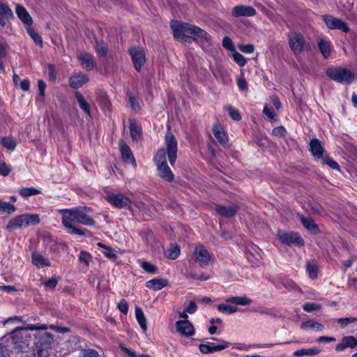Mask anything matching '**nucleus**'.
<instances>
[{
    "instance_id": "nucleus-1",
    "label": "nucleus",
    "mask_w": 357,
    "mask_h": 357,
    "mask_svg": "<svg viewBox=\"0 0 357 357\" xmlns=\"http://www.w3.org/2000/svg\"><path fill=\"white\" fill-rule=\"evenodd\" d=\"M47 329H48V325L46 324H29L24 328H17L12 332L11 334L14 338L19 335L27 337L28 331H36L35 333L36 342L32 351H24L25 347L23 345H19L22 351L21 357H47L48 356V351L52 347L54 337L52 334L46 331Z\"/></svg>"
},
{
    "instance_id": "nucleus-2",
    "label": "nucleus",
    "mask_w": 357,
    "mask_h": 357,
    "mask_svg": "<svg viewBox=\"0 0 357 357\" xmlns=\"http://www.w3.org/2000/svg\"><path fill=\"white\" fill-rule=\"evenodd\" d=\"M171 29L173 31L174 37L177 40H183L185 38H193V40H199L203 45H211V36L204 30L195 25L175 20L172 21Z\"/></svg>"
},
{
    "instance_id": "nucleus-3",
    "label": "nucleus",
    "mask_w": 357,
    "mask_h": 357,
    "mask_svg": "<svg viewBox=\"0 0 357 357\" xmlns=\"http://www.w3.org/2000/svg\"><path fill=\"white\" fill-rule=\"evenodd\" d=\"M165 144L167 151L164 149H160L154 156L155 165L158 166L167 164L166 155L167 154L171 165L174 166L177 157V141L172 132H170L169 129L165 135Z\"/></svg>"
},
{
    "instance_id": "nucleus-4",
    "label": "nucleus",
    "mask_w": 357,
    "mask_h": 357,
    "mask_svg": "<svg viewBox=\"0 0 357 357\" xmlns=\"http://www.w3.org/2000/svg\"><path fill=\"white\" fill-rule=\"evenodd\" d=\"M61 215V222L63 226L68 229V232L70 234L84 236V231L73 225L74 222H78V215L77 207L72 208H65L59 210Z\"/></svg>"
},
{
    "instance_id": "nucleus-5",
    "label": "nucleus",
    "mask_w": 357,
    "mask_h": 357,
    "mask_svg": "<svg viewBox=\"0 0 357 357\" xmlns=\"http://www.w3.org/2000/svg\"><path fill=\"white\" fill-rule=\"evenodd\" d=\"M252 299L247 296H230L225 300V303L218 305L217 309L220 312L231 314L238 312V309L234 305L229 303H233L237 305L246 306L251 304Z\"/></svg>"
},
{
    "instance_id": "nucleus-6",
    "label": "nucleus",
    "mask_w": 357,
    "mask_h": 357,
    "mask_svg": "<svg viewBox=\"0 0 357 357\" xmlns=\"http://www.w3.org/2000/svg\"><path fill=\"white\" fill-rule=\"evenodd\" d=\"M288 44L294 55L310 50V45L300 33L291 32L287 35Z\"/></svg>"
},
{
    "instance_id": "nucleus-7",
    "label": "nucleus",
    "mask_w": 357,
    "mask_h": 357,
    "mask_svg": "<svg viewBox=\"0 0 357 357\" xmlns=\"http://www.w3.org/2000/svg\"><path fill=\"white\" fill-rule=\"evenodd\" d=\"M39 222L40 218L38 215L25 213L10 219L6 225V229L14 230L17 228H26L31 225H37Z\"/></svg>"
},
{
    "instance_id": "nucleus-8",
    "label": "nucleus",
    "mask_w": 357,
    "mask_h": 357,
    "mask_svg": "<svg viewBox=\"0 0 357 357\" xmlns=\"http://www.w3.org/2000/svg\"><path fill=\"white\" fill-rule=\"evenodd\" d=\"M326 74L331 79L342 84H349L354 79V74L345 68H329L326 70Z\"/></svg>"
},
{
    "instance_id": "nucleus-9",
    "label": "nucleus",
    "mask_w": 357,
    "mask_h": 357,
    "mask_svg": "<svg viewBox=\"0 0 357 357\" xmlns=\"http://www.w3.org/2000/svg\"><path fill=\"white\" fill-rule=\"evenodd\" d=\"M277 237L281 243L286 245H294L296 247H301L304 245V241L301 235L294 231H285L278 230L277 232Z\"/></svg>"
},
{
    "instance_id": "nucleus-10",
    "label": "nucleus",
    "mask_w": 357,
    "mask_h": 357,
    "mask_svg": "<svg viewBox=\"0 0 357 357\" xmlns=\"http://www.w3.org/2000/svg\"><path fill=\"white\" fill-rule=\"evenodd\" d=\"M105 199L112 205L119 208H130L131 206L130 199L121 193L110 192L107 194Z\"/></svg>"
},
{
    "instance_id": "nucleus-11",
    "label": "nucleus",
    "mask_w": 357,
    "mask_h": 357,
    "mask_svg": "<svg viewBox=\"0 0 357 357\" xmlns=\"http://www.w3.org/2000/svg\"><path fill=\"white\" fill-rule=\"evenodd\" d=\"M129 54L136 70L139 71L146 62L145 52L141 47H132Z\"/></svg>"
},
{
    "instance_id": "nucleus-12",
    "label": "nucleus",
    "mask_w": 357,
    "mask_h": 357,
    "mask_svg": "<svg viewBox=\"0 0 357 357\" xmlns=\"http://www.w3.org/2000/svg\"><path fill=\"white\" fill-rule=\"evenodd\" d=\"M195 261L202 266H207L211 260V255L207 249L202 245L195 247L194 251Z\"/></svg>"
},
{
    "instance_id": "nucleus-13",
    "label": "nucleus",
    "mask_w": 357,
    "mask_h": 357,
    "mask_svg": "<svg viewBox=\"0 0 357 357\" xmlns=\"http://www.w3.org/2000/svg\"><path fill=\"white\" fill-rule=\"evenodd\" d=\"M324 21L327 27L331 29H338L345 33L349 30L344 22L332 15H324Z\"/></svg>"
},
{
    "instance_id": "nucleus-14",
    "label": "nucleus",
    "mask_w": 357,
    "mask_h": 357,
    "mask_svg": "<svg viewBox=\"0 0 357 357\" xmlns=\"http://www.w3.org/2000/svg\"><path fill=\"white\" fill-rule=\"evenodd\" d=\"M218 341L220 342L219 344L214 343L201 344L199 347V351L202 354H207L222 351L227 348L229 345V343L225 340H219Z\"/></svg>"
},
{
    "instance_id": "nucleus-15",
    "label": "nucleus",
    "mask_w": 357,
    "mask_h": 357,
    "mask_svg": "<svg viewBox=\"0 0 357 357\" xmlns=\"http://www.w3.org/2000/svg\"><path fill=\"white\" fill-rule=\"evenodd\" d=\"M256 10L249 6L237 5L231 10V15L234 17H252L256 15Z\"/></svg>"
},
{
    "instance_id": "nucleus-16",
    "label": "nucleus",
    "mask_w": 357,
    "mask_h": 357,
    "mask_svg": "<svg viewBox=\"0 0 357 357\" xmlns=\"http://www.w3.org/2000/svg\"><path fill=\"white\" fill-rule=\"evenodd\" d=\"M119 149L121 154L122 160L127 163H131L134 168L137 167V162L132 153L130 148L123 141L119 142Z\"/></svg>"
},
{
    "instance_id": "nucleus-17",
    "label": "nucleus",
    "mask_w": 357,
    "mask_h": 357,
    "mask_svg": "<svg viewBox=\"0 0 357 357\" xmlns=\"http://www.w3.org/2000/svg\"><path fill=\"white\" fill-rule=\"evenodd\" d=\"M77 209L78 223L86 226H92L95 225V220L89 215L91 211L90 208L78 206L77 207Z\"/></svg>"
},
{
    "instance_id": "nucleus-18",
    "label": "nucleus",
    "mask_w": 357,
    "mask_h": 357,
    "mask_svg": "<svg viewBox=\"0 0 357 357\" xmlns=\"http://www.w3.org/2000/svg\"><path fill=\"white\" fill-rule=\"evenodd\" d=\"M176 328L177 332L185 337L192 336L195 333L194 326L188 320L177 321Z\"/></svg>"
},
{
    "instance_id": "nucleus-19",
    "label": "nucleus",
    "mask_w": 357,
    "mask_h": 357,
    "mask_svg": "<svg viewBox=\"0 0 357 357\" xmlns=\"http://www.w3.org/2000/svg\"><path fill=\"white\" fill-rule=\"evenodd\" d=\"M31 263L38 268L50 267L51 266V261L49 258L37 251L31 253Z\"/></svg>"
},
{
    "instance_id": "nucleus-20",
    "label": "nucleus",
    "mask_w": 357,
    "mask_h": 357,
    "mask_svg": "<svg viewBox=\"0 0 357 357\" xmlns=\"http://www.w3.org/2000/svg\"><path fill=\"white\" fill-rule=\"evenodd\" d=\"M13 17V11L8 4L3 0H0V25L5 26L6 21Z\"/></svg>"
},
{
    "instance_id": "nucleus-21",
    "label": "nucleus",
    "mask_w": 357,
    "mask_h": 357,
    "mask_svg": "<svg viewBox=\"0 0 357 357\" xmlns=\"http://www.w3.org/2000/svg\"><path fill=\"white\" fill-rule=\"evenodd\" d=\"M88 82V76L81 73H74L69 78V84L73 89H79Z\"/></svg>"
},
{
    "instance_id": "nucleus-22",
    "label": "nucleus",
    "mask_w": 357,
    "mask_h": 357,
    "mask_svg": "<svg viewBox=\"0 0 357 357\" xmlns=\"http://www.w3.org/2000/svg\"><path fill=\"white\" fill-rule=\"evenodd\" d=\"M77 58L83 68L92 70L96 67V61L92 54L87 52H81L78 54Z\"/></svg>"
},
{
    "instance_id": "nucleus-23",
    "label": "nucleus",
    "mask_w": 357,
    "mask_h": 357,
    "mask_svg": "<svg viewBox=\"0 0 357 357\" xmlns=\"http://www.w3.org/2000/svg\"><path fill=\"white\" fill-rule=\"evenodd\" d=\"M215 210L218 214L224 218H231L238 210V206L234 204L230 206L217 205Z\"/></svg>"
},
{
    "instance_id": "nucleus-24",
    "label": "nucleus",
    "mask_w": 357,
    "mask_h": 357,
    "mask_svg": "<svg viewBox=\"0 0 357 357\" xmlns=\"http://www.w3.org/2000/svg\"><path fill=\"white\" fill-rule=\"evenodd\" d=\"M15 13L19 19L24 23L26 27L28 26H31L33 23L32 18L24 7L18 4L16 5Z\"/></svg>"
},
{
    "instance_id": "nucleus-25",
    "label": "nucleus",
    "mask_w": 357,
    "mask_h": 357,
    "mask_svg": "<svg viewBox=\"0 0 357 357\" xmlns=\"http://www.w3.org/2000/svg\"><path fill=\"white\" fill-rule=\"evenodd\" d=\"M310 151L313 156L317 159L323 158L324 149L322 146L321 142L317 139H313L310 143Z\"/></svg>"
},
{
    "instance_id": "nucleus-26",
    "label": "nucleus",
    "mask_w": 357,
    "mask_h": 357,
    "mask_svg": "<svg viewBox=\"0 0 357 357\" xmlns=\"http://www.w3.org/2000/svg\"><path fill=\"white\" fill-rule=\"evenodd\" d=\"M168 282L165 278H154L146 282V287L154 291H158L167 287Z\"/></svg>"
},
{
    "instance_id": "nucleus-27",
    "label": "nucleus",
    "mask_w": 357,
    "mask_h": 357,
    "mask_svg": "<svg viewBox=\"0 0 357 357\" xmlns=\"http://www.w3.org/2000/svg\"><path fill=\"white\" fill-rule=\"evenodd\" d=\"M159 176L163 180L172 182L174 180V176L167 164H164L157 166Z\"/></svg>"
},
{
    "instance_id": "nucleus-28",
    "label": "nucleus",
    "mask_w": 357,
    "mask_h": 357,
    "mask_svg": "<svg viewBox=\"0 0 357 357\" xmlns=\"http://www.w3.org/2000/svg\"><path fill=\"white\" fill-rule=\"evenodd\" d=\"M129 128L132 139L135 141L139 140L142 136V128L134 120H130Z\"/></svg>"
},
{
    "instance_id": "nucleus-29",
    "label": "nucleus",
    "mask_w": 357,
    "mask_h": 357,
    "mask_svg": "<svg viewBox=\"0 0 357 357\" xmlns=\"http://www.w3.org/2000/svg\"><path fill=\"white\" fill-rule=\"evenodd\" d=\"M318 47L324 59H328L331 52V43L328 40L321 39L318 42Z\"/></svg>"
},
{
    "instance_id": "nucleus-30",
    "label": "nucleus",
    "mask_w": 357,
    "mask_h": 357,
    "mask_svg": "<svg viewBox=\"0 0 357 357\" xmlns=\"http://www.w3.org/2000/svg\"><path fill=\"white\" fill-rule=\"evenodd\" d=\"M300 220L303 225L308 230L313 233L318 231L317 226L314 223V221L310 218L305 217L303 215H299Z\"/></svg>"
},
{
    "instance_id": "nucleus-31",
    "label": "nucleus",
    "mask_w": 357,
    "mask_h": 357,
    "mask_svg": "<svg viewBox=\"0 0 357 357\" xmlns=\"http://www.w3.org/2000/svg\"><path fill=\"white\" fill-rule=\"evenodd\" d=\"M75 96L77 101L79 104V107L83 110V112L86 114L87 115L90 116V105L86 101L84 96L82 95L81 93L77 91L75 93Z\"/></svg>"
},
{
    "instance_id": "nucleus-32",
    "label": "nucleus",
    "mask_w": 357,
    "mask_h": 357,
    "mask_svg": "<svg viewBox=\"0 0 357 357\" xmlns=\"http://www.w3.org/2000/svg\"><path fill=\"white\" fill-rule=\"evenodd\" d=\"M320 352V350L317 348H307L301 349L294 352L293 355L296 357H300L303 356H313L317 355Z\"/></svg>"
},
{
    "instance_id": "nucleus-33",
    "label": "nucleus",
    "mask_w": 357,
    "mask_h": 357,
    "mask_svg": "<svg viewBox=\"0 0 357 357\" xmlns=\"http://www.w3.org/2000/svg\"><path fill=\"white\" fill-rule=\"evenodd\" d=\"M18 192L20 195L22 196V197L27 198L31 196L41 194V190L38 188H35L33 187H26L20 188Z\"/></svg>"
},
{
    "instance_id": "nucleus-34",
    "label": "nucleus",
    "mask_w": 357,
    "mask_h": 357,
    "mask_svg": "<svg viewBox=\"0 0 357 357\" xmlns=\"http://www.w3.org/2000/svg\"><path fill=\"white\" fill-rule=\"evenodd\" d=\"M180 253V247L178 245H172L165 252V255L167 259L174 260L178 257Z\"/></svg>"
},
{
    "instance_id": "nucleus-35",
    "label": "nucleus",
    "mask_w": 357,
    "mask_h": 357,
    "mask_svg": "<svg viewBox=\"0 0 357 357\" xmlns=\"http://www.w3.org/2000/svg\"><path fill=\"white\" fill-rule=\"evenodd\" d=\"M135 317L142 329L146 331L147 330L146 319L143 310L140 307L135 308Z\"/></svg>"
},
{
    "instance_id": "nucleus-36",
    "label": "nucleus",
    "mask_w": 357,
    "mask_h": 357,
    "mask_svg": "<svg viewBox=\"0 0 357 357\" xmlns=\"http://www.w3.org/2000/svg\"><path fill=\"white\" fill-rule=\"evenodd\" d=\"M301 328L302 329H313L316 331H321L324 329V326L318 322L313 320H308L303 322L301 324Z\"/></svg>"
},
{
    "instance_id": "nucleus-37",
    "label": "nucleus",
    "mask_w": 357,
    "mask_h": 357,
    "mask_svg": "<svg viewBox=\"0 0 357 357\" xmlns=\"http://www.w3.org/2000/svg\"><path fill=\"white\" fill-rule=\"evenodd\" d=\"M213 135L220 144H225L227 142V138L225 131L218 126L213 127Z\"/></svg>"
},
{
    "instance_id": "nucleus-38",
    "label": "nucleus",
    "mask_w": 357,
    "mask_h": 357,
    "mask_svg": "<svg viewBox=\"0 0 357 357\" xmlns=\"http://www.w3.org/2000/svg\"><path fill=\"white\" fill-rule=\"evenodd\" d=\"M16 210L15 206L9 202L0 200V213L11 214Z\"/></svg>"
},
{
    "instance_id": "nucleus-39",
    "label": "nucleus",
    "mask_w": 357,
    "mask_h": 357,
    "mask_svg": "<svg viewBox=\"0 0 357 357\" xmlns=\"http://www.w3.org/2000/svg\"><path fill=\"white\" fill-rule=\"evenodd\" d=\"M27 33L30 36V37L33 39L34 43L40 46L43 45V40L39 34L35 31V30L31 27V26H28L26 27Z\"/></svg>"
},
{
    "instance_id": "nucleus-40",
    "label": "nucleus",
    "mask_w": 357,
    "mask_h": 357,
    "mask_svg": "<svg viewBox=\"0 0 357 357\" xmlns=\"http://www.w3.org/2000/svg\"><path fill=\"white\" fill-rule=\"evenodd\" d=\"M307 271L310 278L314 279L317 277V266L314 261H308Z\"/></svg>"
},
{
    "instance_id": "nucleus-41",
    "label": "nucleus",
    "mask_w": 357,
    "mask_h": 357,
    "mask_svg": "<svg viewBox=\"0 0 357 357\" xmlns=\"http://www.w3.org/2000/svg\"><path fill=\"white\" fill-rule=\"evenodd\" d=\"M1 144L3 147L8 150H14L16 146V142L11 137H3L1 139Z\"/></svg>"
},
{
    "instance_id": "nucleus-42",
    "label": "nucleus",
    "mask_w": 357,
    "mask_h": 357,
    "mask_svg": "<svg viewBox=\"0 0 357 357\" xmlns=\"http://www.w3.org/2000/svg\"><path fill=\"white\" fill-rule=\"evenodd\" d=\"M226 109L229 112V116L231 118L235 121H239L241 119V116L239 113V112L235 109L234 107L231 106H227L226 107Z\"/></svg>"
},
{
    "instance_id": "nucleus-43",
    "label": "nucleus",
    "mask_w": 357,
    "mask_h": 357,
    "mask_svg": "<svg viewBox=\"0 0 357 357\" xmlns=\"http://www.w3.org/2000/svg\"><path fill=\"white\" fill-rule=\"evenodd\" d=\"M235 62L240 66H244L247 62L246 59L239 52H235L233 55Z\"/></svg>"
},
{
    "instance_id": "nucleus-44",
    "label": "nucleus",
    "mask_w": 357,
    "mask_h": 357,
    "mask_svg": "<svg viewBox=\"0 0 357 357\" xmlns=\"http://www.w3.org/2000/svg\"><path fill=\"white\" fill-rule=\"evenodd\" d=\"M342 340L347 347L354 348L357 346V339L353 336H346L344 337Z\"/></svg>"
},
{
    "instance_id": "nucleus-45",
    "label": "nucleus",
    "mask_w": 357,
    "mask_h": 357,
    "mask_svg": "<svg viewBox=\"0 0 357 357\" xmlns=\"http://www.w3.org/2000/svg\"><path fill=\"white\" fill-rule=\"evenodd\" d=\"M321 305L316 303H305L303 305V310L310 312L320 309Z\"/></svg>"
},
{
    "instance_id": "nucleus-46",
    "label": "nucleus",
    "mask_w": 357,
    "mask_h": 357,
    "mask_svg": "<svg viewBox=\"0 0 357 357\" xmlns=\"http://www.w3.org/2000/svg\"><path fill=\"white\" fill-rule=\"evenodd\" d=\"M128 102L132 110L136 112L140 111L141 107L139 102L135 97L130 96L128 98Z\"/></svg>"
},
{
    "instance_id": "nucleus-47",
    "label": "nucleus",
    "mask_w": 357,
    "mask_h": 357,
    "mask_svg": "<svg viewBox=\"0 0 357 357\" xmlns=\"http://www.w3.org/2000/svg\"><path fill=\"white\" fill-rule=\"evenodd\" d=\"M141 267L146 272L150 273H155L157 268L150 262L144 261L141 264Z\"/></svg>"
},
{
    "instance_id": "nucleus-48",
    "label": "nucleus",
    "mask_w": 357,
    "mask_h": 357,
    "mask_svg": "<svg viewBox=\"0 0 357 357\" xmlns=\"http://www.w3.org/2000/svg\"><path fill=\"white\" fill-rule=\"evenodd\" d=\"M102 254L105 257L110 259H116L117 257L116 252L110 247L107 248L106 250L103 251Z\"/></svg>"
},
{
    "instance_id": "nucleus-49",
    "label": "nucleus",
    "mask_w": 357,
    "mask_h": 357,
    "mask_svg": "<svg viewBox=\"0 0 357 357\" xmlns=\"http://www.w3.org/2000/svg\"><path fill=\"white\" fill-rule=\"evenodd\" d=\"M324 162L333 169L340 170V165L330 158H324Z\"/></svg>"
},
{
    "instance_id": "nucleus-50",
    "label": "nucleus",
    "mask_w": 357,
    "mask_h": 357,
    "mask_svg": "<svg viewBox=\"0 0 357 357\" xmlns=\"http://www.w3.org/2000/svg\"><path fill=\"white\" fill-rule=\"evenodd\" d=\"M118 309L124 314H126L128 311V302L123 299L118 304Z\"/></svg>"
},
{
    "instance_id": "nucleus-51",
    "label": "nucleus",
    "mask_w": 357,
    "mask_h": 357,
    "mask_svg": "<svg viewBox=\"0 0 357 357\" xmlns=\"http://www.w3.org/2000/svg\"><path fill=\"white\" fill-rule=\"evenodd\" d=\"M287 130L283 126H278L273 130V134L277 137H284Z\"/></svg>"
},
{
    "instance_id": "nucleus-52",
    "label": "nucleus",
    "mask_w": 357,
    "mask_h": 357,
    "mask_svg": "<svg viewBox=\"0 0 357 357\" xmlns=\"http://www.w3.org/2000/svg\"><path fill=\"white\" fill-rule=\"evenodd\" d=\"M10 172V167L4 162H0V174L6 176L9 174Z\"/></svg>"
},
{
    "instance_id": "nucleus-53",
    "label": "nucleus",
    "mask_w": 357,
    "mask_h": 357,
    "mask_svg": "<svg viewBox=\"0 0 357 357\" xmlns=\"http://www.w3.org/2000/svg\"><path fill=\"white\" fill-rule=\"evenodd\" d=\"M356 321V319L354 317L340 318L337 320V323L340 324L342 326H345L349 324L355 322Z\"/></svg>"
},
{
    "instance_id": "nucleus-54",
    "label": "nucleus",
    "mask_w": 357,
    "mask_h": 357,
    "mask_svg": "<svg viewBox=\"0 0 357 357\" xmlns=\"http://www.w3.org/2000/svg\"><path fill=\"white\" fill-rule=\"evenodd\" d=\"M90 255L86 252H81L79 256V260L80 262L84 263L86 266H89V260Z\"/></svg>"
},
{
    "instance_id": "nucleus-55",
    "label": "nucleus",
    "mask_w": 357,
    "mask_h": 357,
    "mask_svg": "<svg viewBox=\"0 0 357 357\" xmlns=\"http://www.w3.org/2000/svg\"><path fill=\"white\" fill-rule=\"evenodd\" d=\"M239 49L241 52L246 54H251L254 52V46L251 44L241 45Z\"/></svg>"
},
{
    "instance_id": "nucleus-56",
    "label": "nucleus",
    "mask_w": 357,
    "mask_h": 357,
    "mask_svg": "<svg viewBox=\"0 0 357 357\" xmlns=\"http://www.w3.org/2000/svg\"><path fill=\"white\" fill-rule=\"evenodd\" d=\"M188 278L193 279V280H201V281H206L209 279V276L206 275L204 274H200V275L190 274V275H188Z\"/></svg>"
},
{
    "instance_id": "nucleus-57",
    "label": "nucleus",
    "mask_w": 357,
    "mask_h": 357,
    "mask_svg": "<svg viewBox=\"0 0 357 357\" xmlns=\"http://www.w3.org/2000/svg\"><path fill=\"white\" fill-rule=\"evenodd\" d=\"M96 51L98 54L101 56H105L107 54V47L104 44H99L96 46Z\"/></svg>"
},
{
    "instance_id": "nucleus-58",
    "label": "nucleus",
    "mask_w": 357,
    "mask_h": 357,
    "mask_svg": "<svg viewBox=\"0 0 357 357\" xmlns=\"http://www.w3.org/2000/svg\"><path fill=\"white\" fill-rule=\"evenodd\" d=\"M222 46L225 48L231 50L233 49V43L229 37L225 36L222 39Z\"/></svg>"
},
{
    "instance_id": "nucleus-59",
    "label": "nucleus",
    "mask_w": 357,
    "mask_h": 357,
    "mask_svg": "<svg viewBox=\"0 0 357 357\" xmlns=\"http://www.w3.org/2000/svg\"><path fill=\"white\" fill-rule=\"evenodd\" d=\"M263 112L270 120H273L275 114L273 109L269 108L268 106H264Z\"/></svg>"
},
{
    "instance_id": "nucleus-60",
    "label": "nucleus",
    "mask_w": 357,
    "mask_h": 357,
    "mask_svg": "<svg viewBox=\"0 0 357 357\" xmlns=\"http://www.w3.org/2000/svg\"><path fill=\"white\" fill-rule=\"evenodd\" d=\"M57 283H58V280L56 278H52L48 280L47 281L43 283V285L46 287L53 289L56 286Z\"/></svg>"
},
{
    "instance_id": "nucleus-61",
    "label": "nucleus",
    "mask_w": 357,
    "mask_h": 357,
    "mask_svg": "<svg viewBox=\"0 0 357 357\" xmlns=\"http://www.w3.org/2000/svg\"><path fill=\"white\" fill-rule=\"evenodd\" d=\"M197 306L195 301H190L189 305L185 309L189 314H193L196 312Z\"/></svg>"
},
{
    "instance_id": "nucleus-62",
    "label": "nucleus",
    "mask_w": 357,
    "mask_h": 357,
    "mask_svg": "<svg viewBox=\"0 0 357 357\" xmlns=\"http://www.w3.org/2000/svg\"><path fill=\"white\" fill-rule=\"evenodd\" d=\"M237 84L241 90L244 91L248 90L247 82L243 77H241L237 80Z\"/></svg>"
},
{
    "instance_id": "nucleus-63",
    "label": "nucleus",
    "mask_w": 357,
    "mask_h": 357,
    "mask_svg": "<svg viewBox=\"0 0 357 357\" xmlns=\"http://www.w3.org/2000/svg\"><path fill=\"white\" fill-rule=\"evenodd\" d=\"M0 357H10L8 349L1 343H0Z\"/></svg>"
},
{
    "instance_id": "nucleus-64",
    "label": "nucleus",
    "mask_w": 357,
    "mask_h": 357,
    "mask_svg": "<svg viewBox=\"0 0 357 357\" xmlns=\"http://www.w3.org/2000/svg\"><path fill=\"white\" fill-rule=\"evenodd\" d=\"M122 349L125 351L126 354H127L130 357H151L149 355H142V356H137L134 351L132 350L126 348L122 347Z\"/></svg>"
}]
</instances>
